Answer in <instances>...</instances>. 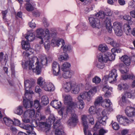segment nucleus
I'll return each mask as SVG.
<instances>
[{"label":"nucleus","instance_id":"1","mask_svg":"<svg viewBox=\"0 0 135 135\" xmlns=\"http://www.w3.org/2000/svg\"><path fill=\"white\" fill-rule=\"evenodd\" d=\"M36 59L37 61L35 64V67L33 65L34 62L33 60L31 59L28 61H25L24 62H22V65L23 68L27 70H31L37 74H40L41 71L40 64L42 65H46L47 62V60L46 57L43 56H41L40 57V63L39 62L38 59L37 58Z\"/></svg>","mask_w":135,"mask_h":135},{"label":"nucleus","instance_id":"2","mask_svg":"<svg viewBox=\"0 0 135 135\" xmlns=\"http://www.w3.org/2000/svg\"><path fill=\"white\" fill-rule=\"evenodd\" d=\"M97 91V89L95 87L92 88L88 92H84L81 93L78 97L77 99L79 102L86 100L88 102H90L92 97Z\"/></svg>","mask_w":135,"mask_h":135},{"label":"nucleus","instance_id":"3","mask_svg":"<svg viewBox=\"0 0 135 135\" xmlns=\"http://www.w3.org/2000/svg\"><path fill=\"white\" fill-rule=\"evenodd\" d=\"M35 112L34 109H29L25 111L22 115V120L25 123L30 122V119H35Z\"/></svg>","mask_w":135,"mask_h":135},{"label":"nucleus","instance_id":"4","mask_svg":"<svg viewBox=\"0 0 135 135\" xmlns=\"http://www.w3.org/2000/svg\"><path fill=\"white\" fill-rule=\"evenodd\" d=\"M112 14V12L110 10H108L106 15L105 20L104 21V25H105L106 28L107 29L108 32L111 33L112 31V27L111 26V16Z\"/></svg>","mask_w":135,"mask_h":135},{"label":"nucleus","instance_id":"5","mask_svg":"<svg viewBox=\"0 0 135 135\" xmlns=\"http://www.w3.org/2000/svg\"><path fill=\"white\" fill-rule=\"evenodd\" d=\"M117 121L120 124L124 126H127L131 124L134 121L133 119L129 120L127 117L119 115L117 116Z\"/></svg>","mask_w":135,"mask_h":135},{"label":"nucleus","instance_id":"6","mask_svg":"<svg viewBox=\"0 0 135 135\" xmlns=\"http://www.w3.org/2000/svg\"><path fill=\"white\" fill-rule=\"evenodd\" d=\"M78 116L74 113H72L67 122L68 124L72 127L76 125L78 122Z\"/></svg>","mask_w":135,"mask_h":135},{"label":"nucleus","instance_id":"7","mask_svg":"<svg viewBox=\"0 0 135 135\" xmlns=\"http://www.w3.org/2000/svg\"><path fill=\"white\" fill-rule=\"evenodd\" d=\"M90 24L93 28H99L101 26L100 20L98 18L90 17L89 18Z\"/></svg>","mask_w":135,"mask_h":135},{"label":"nucleus","instance_id":"8","mask_svg":"<svg viewBox=\"0 0 135 135\" xmlns=\"http://www.w3.org/2000/svg\"><path fill=\"white\" fill-rule=\"evenodd\" d=\"M117 76L116 70L115 69H113L109 72L107 80L109 83H112L116 80Z\"/></svg>","mask_w":135,"mask_h":135},{"label":"nucleus","instance_id":"9","mask_svg":"<svg viewBox=\"0 0 135 135\" xmlns=\"http://www.w3.org/2000/svg\"><path fill=\"white\" fill-rule=\"evenodd\" d=\"M24 83L25 90V95L27 98V97L28 95L30 97V95H31L30 93V88L32 85L33 82L28 80H25Z\"/></svg>","mask_w":135,"mask_h":135},{"label":"nucleus","instance_id":"10","mask_svg":"<svg viewBox=\"0 0 135 135\" xmlns=\"http://www.w3.org/2000/svg\"><path fill=\"white\" fill-rule=\"evenodd\" d=\"M81 120L83 126L84 132L85 134H86L87 130L88 128V126L87 120L88 119V116L82 115L81 116Z\"/></svg>","mask_w":135,"mask_h":135},{"label":"nucleus","instance_id":"11","mask_svg":"<svg viewBox=\"0 0 135 135\" xmlns=\"http://www.w3.org/2000/svg\"><path fill=\"white\" fill-rule=\"evenodd\" d=\"M31 95H30V97L28 95L27 98L25 95V98H23V105L26 108H29L31 107L33 105V102L32 101H30L31 98Z\"/></svg>","mask_w":135,"mask_h":135},{"label":"nucleus","instance_id":"12","mask_svg":"<svg viewBox=\"0 0 135 135\" xmlns=\"http://www.w3.org/2000/svg\"><path fill=\"white\" fill-rule=\"evenodd\" d=\"M125 113L126 115L129 117H132L135 116V108L128 106L125 110Z\"/></svg>","mask_w":135,"mask_h":135},{"label":"nucleus","instance_id":"13","mask_svg":"<svg viewBox=\"0 0 135 135\" xmlns=\"http://www.w3.org/2000/svg\"><path fill=\"white\" fill-rule=\"evenodd\" d=\"M51 38V36L50 33V32L48 29H46L45 31V34L43 36L41 41L40 42V43L42 44L44 43V40L46 41H49V40Z\"/></svg>","mask_w":135,"mask_h":135},{"label":"nucleus","instance_id":"14","mask_svg":"<svg viewBox=\"0 0 135 135\" xmlns=\"http://www.w3.org/2000/svg\"><path fill=\"white\" fill-rule=\"evenodd\" d=\"M64 40L62 38H53L52 40L51 44L53 47L58 46H60L61 42L62 44V42Z\"/></svg>","mask_w":135,"mask_h":135},{"label":"nucleus","instance_id":"15","mask_svg":"<svg viewBox=\"0 0 135 135\" xmlns=\"http://www.w3.org/2000/svg\"><path fill=\"white\" fill-rule=\"evenodd\" d=\"M98 57L99 61L101 62H106L109 60V57L108 56L102 53L99 54Z\"/></svg>","mask_w":135,"mask_h":135},{"label":"nucleus","instance_id":"16","mask_svg":"<svg viewBox=\"0 0 135 135\" xmlns=\"http://www.w3.org/2000/svg\"><path fill=\"white\" fill-rule=\"evenodd\" d=\"M62 46L61 49H62L64 53L69 52L72 50V48L71 46L68 44L65 45V43L64 40L61 44Z\"/></svg>","mask_w":135,"mask_h":135},{"label":"nucleus","instance_id":"17","mask_svg":"<svg viewBox=\"0 0 135 135\" xmlns=\"http://www.w3.org/2000/svg\"><path fill=\"white\" fill-rule=\"evenodd\" d=\"M50 124H48L46 122H40L39 123V124L38 126V129L41 131H44L47 128V127H51Z\"/></svg>","mask_w":135,"mask_h":135},{"label":"nucleus","instance_id":"18","mask_svg":"<svg viewBox=\"0 0 135 135\" xmlns=\"http://www.w3.org/2000/svg\"><path fill=\"white\" fill-rule=\"evenodd\" d=\"M66 109V113H71L74 112V109L77 107V104L75 103H72L70 105H67Z\"/></svg>","mask_w":135,"mask_h":135},{"label":"nucleus","instance_id":"19","mask_svg":"<svg viewBox=\"0 0 135 135\" xmlns=\"http://www.w3.org/2000/svg\"><path fill=\"white\" fill-rule=\"evenodd\" d=\"M74 83L71 82H66L65 83L63 86L65 91L66 92H69L72 89Z\"/></svg>","mask_w":135,"mask_h":135},{"label":"nucleus","instance_id":"20","mask_svg":"<svg viewBox=\"0 0 135 135\" xmlns=\"http://www.w3.org/2000/svg\"><path fill=\"white\" fill-rule=\"evenodd\" d=\"M3 52L0 53V61L2 65H6L7 60L8 59V55L6 54L3 57Z\"/></svg>","mask_w":135,"mask_h":135},{"label":"nucleus","instance_id":"21","mask_svg":"<svg viewBox=\"0 0 135 135\" xmlns=\"http://www.w3.org/2000/svg\"><path fill=\"white\" fill-rule=\"evenodd\" d=\"M43 89L46 91H52L54 90L55 88L52 83H47Z\"/></svg>","mask_w":135,"mask_h":135},{"label":"nucleus","instance_id":"22","mask_svg":"<svg viewBox=\"0 0 135 135\" xmlns=\"http://www.w3.org/2000/svg\"><path fill=\"white\" fill-rule=\"evenodd\" d=\"M63 97L64 99V102L65 104L70 105L72 103H74L72 102V97L70 95H66Z\"/></svg>","mask_w":135,"mask_h":135},{"label":"nucleus","instance_id":"23","mask_svg":"<svg viewBox=\"0 0 135 135\" xmlns=\"http://www.w3.org/2000/svg\"><path fill=\"white\" fill-rule=\"evenodd\" d=\"M50 104L54 108L56 109H59L61 106V102L56 100H54L52 101Z\"/></svg>","mask_w":135,"mask_h":135},{"label":"nucleus","instance_id":"24","mask_svg":"<svg viewBox=\"0 0 135 135\" xmlns=\"http://www.w3.org/2000/svg\"><path fill=\"white\" fill-rule=\"evenodd\" d=\"M124 32L127 35H130L132 32L131 28L129 25L127 23L123 25Z\"/></svg>","mask_w":135,"mask_h":135},{"label":"nucleus","instance_id":"25","mask_svg":"<svg viewBox=\"0 0 135 135\" xmlns=\"http://www.w3.org/2000/svg\"><path fill=\"white\" fill-rule=\"evenodd\" d=\"M44 30L42 28H39L37 29L36 31V36L41 40L44 35Z\"/></svg>","mask_w":135,"mask_h":135},{"label":"nucleus","instance_id":"26","mask_svg":"<svg viewBox=\"0 0 135 135\" xmlns=\"http://www.w3.org/2000/svg\"><path fill=\"white\" fill-rule=\"evenodd\" d=\"M121 60L126 65H129L130 64V59L127 55L122 56L121 58Z\"/></svg>","mask_w":135,"mask_h":135},{"label":"nucleus","instance_id":"27","mask_svg":"<svg viewBox=\"0 0 135 135\" xmlns=\"http://www.w3.org/2000/svg\"><path fill=\"white\" fill-rule=\"evenodd\" d=\"M80 85H76L74 83L72 88V93L74 94H78L80 91Z\"/></svg>","mask_w":135,"mask_h":135},{"label":"nucleus","instance_id":"28","mask_svg":"<svg viewBox=\"0 0 135 135\" xmlns=\"http://www.w3.org/2000/svg\"><path fill=\"white\" fill-rule=\"evenodd\" d=\"M21 45L22 49L26 50H28L30 47V44L27 41L22 40L21 42Z\"/></svg>","mask_w":135,"mask_h":135},{"label":"nucleus","instance_id":"29","mask_svg":"<svg viewBox=\"0 0 135 135\" xmlns=\"http://www.w3.org/2000/svg\"><path fill=\"white\" fill-rule=\"evenodd\" d=\"M25 38L28 41H31L35 39V35L32 33L30 32L28 33L25 37Z\"/></svg>","mask_w":135,"mask_h":135},{"label":"nucleus","instance_id":"30","mask_svg":"<svg viewBox=\"0 0 135 135\" xmlns=\"http://www.w3.org/2000/svg\"><path fill=\"white\" fill-rule=\"evenodd\" d=\"M3 121L5 124L8 126H11L13 122L11 119L7 117L4 118Z\"/></svg>","mask_w":135,"mask_h":135},{"label":"nucleus","instance_id":"31","mask_svg":"<svg viewBox=\"0 0 135 135\" xmlns=\"http://www.w3.org/2000/svg\"><path fill=\"white\" fill-rule=\"evenodd\" d=\"M35 117L34 120L36 119L38 120H44L45 118V116L41 114L40 112H38L35 114Z\"/></svg>","mask_w":135,"mask_h":135},{"label":"nucleus","instance_id":"32","mask_svg":"<svg viewBox=\"0 0 135 135\" xmlns=\"http://www.w3.org/2000/svg\"><path fill=\"white\" fill-rule=\"evenodd\" d=\"M53 128L56 129H57L63 128V127L61 124L60 120H57L54 123Z\"/></svg>","mask_w":135,"mask_h":135},{"label":"nucleus","instance_id":"33","mask_svg":"<svg viewBox=\"0 0 135 135\" xmlns=\"http://www.w3.org/2000/svg\"><path fill=\"white\" fill-rule=\"evenodd\" d=\"M63 128L57 129L53 132L55 135H66L63 130Z\"/></svg>","mask_w":135,"mask_h":135},{"label":"nucleus","instance_id":"34","mask_svg":"<svg viewBox=\"0 0 135 135\" xmlns=\"http://www.w3.org/2000/svg\"><path fill=\"white\" fill-rule=\"evenodd\" d=\"M41 103L43 105H46L49 103L48 98L46 95H44L42 96L41 98Z\"/></svg>","mask_w":135,"mask_h":135},{"label":"nucleus","instance_id":"35","mask_svg":"<svg viewBox=\"0 0 135 135\" xmlns=\"http://www.w3.org/2000/svg\"><path fill=\"white\" fill-rule=\"evenodd\" d=\"M103 100L102 96H99L96 98L94 102V104L95 107L97 106L100 103H103Z\"/></svg>","mask_w":135,"mask_h":135},{"label":"nucleus","instance_id":"36","mask_svg":"<svg viewBox=\"0 0 135 135\" xmlns=\"http://www.w3.org/2000/svg\"><path fill=\"white\" fill-rule=\"evenodd\" d=\"M70 63L68 62H65L61 66V70L63 71H66L70 66Z\"/></svg>","mask_w":135,"mask_h":135},{"label":"nucleus","instance_id":"37","mask_svg":"<svg viewBox=\"0 0 135 135\" xmlns=\"http://www.w3.org/2000/svg\"><path fill=\"white\" fill-rule=\"evenodd\" d=\"M55 120V118L54 115H51L47 120L46 122L48 124H50V126H51L52 124L54 123V122Z\"/></svg>","mask_w":135,"mask_h":135},{"label":"nucleus","instance_id":"38","mask_svg":"<svg viewBox=\"0 0 135 135\" xmlns=\"http://www.w3.org/2000/svg\"><path fill=\"white\" fill-rule=\"evenodd\" d=\"M98 49L102 52H104L108 50V47L105 44L100 45L98 47Z\"/></svg>","mask_w":135,"mask_h":135},{"label":"nucleus","instance_id":"39","mask_svg":"<svg viewBox=\"0 0 135 135\" xmlns=\"http://www.w3.org/2000/svg\"><path fill=\"white\" fill-rule=\"evenodd\" d=\"M122 77L124 80L133 79L135 78V76L133 74H129L128 75L123 74L122 75Z\"/></svg>","mask_w":135,"mask_h":135},{"label":"nucleus","instance_id":"40","mask_svg":"<svg viewBox=\"0 0 135 135\" xmlns=\"http://www.w3.org/2000/svg\"><path fill=\"white\" fill-rule=\"evenodd\" d=\"M62 74V76L63 78L65 79H68L71 77L72 74L70 71H64Z\"/></svg>","mask_w":135,"mask_h":135},{"label":"nucleus","instance_id":"41","mask_svg":"<svg viewBox=\"0 0 135 135\" xmlns=\"http://www.w3.org/2000/svg\"><path fill=\"white\" fill-rule=\"evenodd\" d=\"M96 17H98L99 18H101L102 19H104V21L105 19H104L105 17V18L106 15L104 14V12L103 11H100L98 13L95 15Z\"/></svg>","mask_w":135,"mask_h":135},{"label":"nucleus","instance_id":"42","mask_svg":"<svg viewBox=\"0 0 135 135\" xmlns=\"http://www.w3.org/2000/svg\"><path fill=\"white\" fill-rule=\"evenodd\" d=\"M21 127L24 129L28 130V131L27 132V133H28V134L30 133H30L33 131L32 130L33 129V127L31 126L28 125H25L22 127Z\"/></svg>","mask_w":135,"mask_h":135},{"label":"nucleus","instance_id":"43","mask_svg":"<svg viewBox=\"0 0 135 135\" xmlns=\"http://www.w3.org/2000/svg\"><path fill=\"white\" fill-rule=\"evenodd\" d=\"M108 119L107 117H100L98 119L99 123L102 124L103 125H105L106 124V120Z\"/></svg>","mask_w":135,"mask_h":135},{"label":"nucleus","instance_id":"44","mask_svg":"<svg viewBox=\"0 0 135 135\" xmlns=\"http://www.w3.org/2000/svg\"><path fill=\"white\" fill-rule=\"evenodd\" d=\"M122 25L118 22H115L113 23V28L114 31L121 29Z\"/></svg>","mask_w":135,"mask_h":135},{"label":"nucleus","instance_id":"45","mask_svg":"<svg viewBox=\"0 0 135 135\" xmlns=\"http://www.w3.org/2000/svg\"><path fill=\"white\" fill-rule=\"evenodd\" d=\"M23 112L22 107L21 106H19L15 111V113L19 115H21Z\"/></svg>","mask_w":135,"mask_h":135},{"label":"nucleus","instance_id":"46","mask_svg":"<svg viewBox=\"0 0 135 135\" xmlns=\"http://www.w3.org/2000/svg\"><path fill=\"white\" fill-rule=\"evenodd\" d=\"M128 85L126 84H123L118 85V89L119 90L122 89L126 90L128 88Z\"/></svg>","mask_w":135,"mask_h":135},{"label":"nucleus","instance_id":"47","mask_svg":"<svg viewBox=\"0 0 135 135\" xmlns=\"http://www.w3.org/2000/svg\"><path fill=\"white\" fill-rule=\"evenodd\" d=\"M69 59V56L68 54H65L64 55H61L59 57V59L60 61L63 60L66 61Z\"/></svg>","mask_w":135,"mask_h":135},{"label":"nucleus","instance_id":"48","mask_svg":"<svg viewBox=\"0 0 135 135\" xmlns=\"http://www.w3.org/2000/svg\"><path fill=\"white\" fill-rule=\"evenodd\" d=\"M26 10L28 11H32L33 9V7L30 3H27L26 4Z\"/></svg>","mask_w":135,"mask_h":135},{"label":"nucleus","instance_id":"49","mask_svg":"<svg viewBox=\"0 0 135 135\" xmlns=\"http://www.w3.org/2000/svg\"><path fill=\"white\" fill-rule=\"evenodd\" d=\"M96 107H94L93 106H91L90 107L89 109V112L91 114H94L96 112Z\"/></svg>","mask_w":135,"mask_h":135},{"label":"nucleus","instance_id":"50","mask_svg":"<svg viewBox=\"0 0 135 135\" xmlns=\"http://www.w3.org/2000/svg\"><path fill=\"white\" fill-rule=\"evenodd\" d=\"M60 66H59L56 70H52V73L54 75L58 76L59 75L60 71Z\"/></svg>","mask_w":135,"mask_h":135},{"label":"nucleus","instance_id":"51","mask_svg":"<svg viewBox=\"0 0 135 135\" xmlns=\"http://www.w3.org/2000/svg\"><path fill=\"white\" fill-rule=\"evenodd\" d=\"M101 79L98 77L95 76L93 79V82L95 83L96 84H97L100 83L101 81Z\"/></svg>","mask_w":135,"mask_h":135},{"label":"nucleus","instance_id":"52","mask_svg":"<svg viewBox=\"0 0 135 135\" xmlns=\"http://www.w3.org/2000/svg\"><path fill=\"white\" fill-rule=\"evenodd\" d=\"M47 128L44 131L45 132L46 135H55L53 134V132H52L50 130L51 127H47Z\"/></svg>","mask_w":135,"mask_h":135},{"label":"nucleus","instance_id":"53","mask_svg":"<svg viewBox=\"0 0 135 135\" xmlns=\"http://www.w3.org/2000/svg\"><path fill=\"white\" fill-rule=\"evenodd\" d=\"M108 56L109 57V60H114L115 59V56L116 54L114 53H109L108 54Z\"/></svg>","mask_w":135,"mask_h":135},{"label":"nucleus","instance_id":"54","mask_svg":"<svg viewBox=\"0 0 135 135\" xmlns=\"http://www.w3.org/2000/svg\"><path fill=\"white\" fill-rule=\"evenodd\" d=\"M107 132V130H105L103 129H101L99 130V134H97L95 133L93 134V135H104V134Z\"/></svg>","mask_w":135,"mask_h":135},{"label":"nucleus","instance_id":"55","mask_svg":"<svg viewBox=\"0 0 135 135\" xmlns=\"http://www.w3.org/2000/svg\"><path fill=\"white\" fill-rule=\"evenodd\" d=\"M114 32L115 34L118 36H121L123 34V32L122 29L115 31Z\"/></svg>","mask_w":135,"mask_h":135},{"label":"nucleus","instance_id":"56","mask_svg":"<svg viewBox=\"0 0 135 135\" xmlns=\"http://www.w3.org/2000/svg\"><path fill=\"white\" fill-rule=\"evenodd\" d=\"M44 45L45 49L46 50H48L50 47V44L49 41H45Z\"/></svg>","mask_w":135,"mask_h":135},{"label":"nucleus","instance_id":"57","mask_svg":"<svg viewBox=\"0 0 135 135\" xmlns=\"http://www.w3.org/2000/svg\"><path fill=\"white\" fill-rule=\"evenodd\" d=\"M59 66L60 65L58 64L56 62H54L52 65V70H56V69L58 68Z\"/></svg>","mask_w":135,"mask_h":135},{"label":"nucleus","instance_id":"58","mask_svg":"<svg viewBox=\"0 0 135 135\" xmlns=\"http://www.w3.org/2000/svg\"><path fill=\"white\" fill-rule=\"evenodd\" d=\"M121 50L120 49H116L113 48L111 50L112 53H114L115 54L116 53H119L121 52Z\"/></svg>","mask_w":135,"mask_h":135},{"label":"nucleus","instance_id":"59","mask_svg":"<svg viewBox=\"0 0 135 135\" xmlns=\"http://www.w3.org/2000/svg\"><path fill=\"white\" fill-rule=\"evenodd\" d=\"M88 119L90 123H91L92 124H94V119L93 116L92 115H88Z\"/></svg>","mask_w":135,"mask_h":135},{"label":"nucleus","instance_id":"60","mask_svg":"<svg viewBox=\"0 0 135 135\" xmlns=\"http://www.w3.org/2000/svg\"><path fill=\"white\" fill-rule=\"evenodd\" d=\"M40 106L39 102L38 100H35L33 105V107L36 108H37Z\"/></svg>","mask_w":135,"mask_h":135},{"label":"nucleus","instance_id":"61","mask_svg":"<svg viewBox=\"0 0 135 135\" xmlns=\"http://www.w3.org/2000/svg\"><path fill=\"white\" fill-rule=\"evenodd\" d=\"M112 127L113 129L116 130L119 129V127L118 124L116 122H114L112 124Z\"/></svg>","mask_w":135,"mask_h":135},{"label":"nucleus","instance_id":"62","mask_svg":"<svg viewBox=\"0 0 135 135\" xmlns=\"http://www.w3.org/2000/svg\"><path fill=\"white\" fill-rule=\"evenodd\" d=\"M122 102L123 103H126L128 102V98L124 94L122 95Z\"/></svg>","mask_w":135,"mask_h":135},{"label":"nucleus","instance_id":"63","mask_svg":"<svg viewBox=\"0 0 135 135\" xmlns=\"http://www.w3.org/2000/svg\"><path fill=\"white\" fill-rule=\"evenodd\" d=\"M40 43L39 44H37L35 46V50L36 52H38L41 49V47Z\"/></svg>","mask_w":135,"mask_h":135},{"label":"nucleus","instance_id":"64","mask_svg":"<svg viewBox=\"0 0 135 135\" xmlns=\"http://www.w3.org/2000/svg\"><path fill=\"white\" fill-rule=\"evenodd\" d=\"M128 98H134V97L132 95L131 93L128 92H127L124 94Z\"/></svg>","mask_w":135,"mask_h":135}]
</instances>
